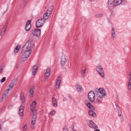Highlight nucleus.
Segmentation results:
<instances>
[{"label":"nucleus","instance_id":"obj_1","mask_svg":"<svg viewBox=\"0 0 131 131\" xmlns=\"http://www.w3.org/2000/svg\"><path fill=\"white\" fill-rule=\"evenodd\" d=\"M32 39L29 40L25 44L22 48L21 53L23 54L21 58L22 62L26 60L31 53L32 50H31V43L32 42Z\"/></svg>","mask_w":131,"mask_h":131},{"label":"nucleus","instance_id":"obj_2","mask_svg":"<svg viewBox=\"0 0 131 131\" xmlns=\"http://www.w3.org/2000/svg\"><path fill=\"white\" fill-rule=\"evenodd\" d=\"M124 1V0H108V8L110 9H112L115 6L120 4Z\"/></svg>","mask_w":131,"mask_h":131},{"label":"nucleus","instance_id":"obj_3","mask_svg":"<svg viewBox=\"0 0 131 131\" xmlns=\"http://www.w3.org/2000/svg\"><path fill=\"white\" fill-rule=\"evenodd\" d=\"M53 9V6H51L48 8L47 11L43 15V19L46 20L48 19Z\"/></svg>","mask_w":131,"mask_h":131},{"label":"nucleus","instance_id":"obj_4","mask_svg":"<svg viewBox=\"0 0 131 131\" xmlns=\"http://www.w3.org/2000/svg\"><path fill=\"white\" fill-rule=\"evenodd\" d=\"M30 32L34 36L38 37L40 35L41 30L39 29H35L31 30Z\"/></svg>","mask_w":131,"mask_h":131},{"label":"nucleus","instance_id":"obj_5","mask_svg":"<svg viewBox=\"0 0 131 131\" xmlns=\"http://www.w3.org/2000/svg\"><path fill=\"white\" fill-rule=\"evenodd\" d=\"M88 97L89 100L91 102H93L94 101L95 94L93 92L90 91L89 93Z\"/></svg>","mask_w":131,"mask_h":131},{"label":"nucleus","instance_id":"obj_6","mask_svg":"<svg viewBox=\"0 0 131 131\" xmlns=\"http://www.w3.org/2000/svg\"><path fill=\"white\" fill-rule=\"evenodd\" d=\"M43 19L41 18L37 20L36 23V26L37 28H39L42 27L45 23Z\"/></svg>","mask_w":131,"mask_h":131},{"label":"nucleus","instance_id":"obj_7","mask_svg":"<svg viewBox=\"0 0 131 131\" xmlns=\"http://www.w3.org/2000/svg\"><path fill=\"white\" fill-rule=\"evenodd\" d=\"M10 90V89H7L5 90L4 93L3 94L2 98L1 99V102H3L4 100H5L7 97L9 91Z\"/></svg>","mask_w":131,"mask_h":131},{"label":"nucleus","instance_id":"obj_8","mask_svg":"<svg viewBox=\"0 0 131 131\" xmlns=\"http://www.w3.org/2000/svg\"><path fill=\"white\" fill-rule=\"evenodd\" d=\"M96 70L97 72L102 77H104V71L102 68L101 67V66L97 67L96 68Z\"/></svg>","mask_w":131,"mask_h":131},{"label":"nucleus","instance_id":"obj_9","mask_svg":"<svg viewBox=\"0 0 131 131\" xmlns=\"http://www.w3.org/2000/svg\"><path fill=\"white\" fill-rule=\"evenodd\" d=\"M31 20H29L27 22L26 25L25 27V30L26 31L29 30L31 28Z\"/></svg>","mask_w":131,"mask_h":131},{"label":"nucleus","instance_id":"obj_10","mask_svg":"<svg viewBox=\"0 0 131 131\" xmlns=\"http://www.w3.org/2000/svg\"><path fill=\"white\" fill-rule=\"evenodd\" d=\"M89 122L90 124H89V126L90 127L94 129H96L98 128L97 126L92 121L89 120Z\"/></svg>","mask_w":131,"mask_h":131},{"label":"nucleus","instance_id":"obj_11","mask_svg":"<svg viewBox=\"0 0 131 131\" xmlns=\"http://www.w3.org/2000/svg\"><path fill=\"white\" fill-rule=\"evenodd\" d=\"M32 112L31 114L32 115L31 119L33 120H36V117L37 115V113L36 111L35 110H31Z\"/></svg>","mask_w":131,"mask_h":131},{"label":"nucleus","instance_id":"obj_12","mask_svg":"<svg viewBox=\"0 0 131 131\" xmlns=\"http://www.w3.org/2000/svg\"><path fill=\"white\" fill-rule=\"evenodd\" d=\"M24 108V106L23 105H21L19 107V114L21 116H22L23 115Z\"/></svg>","mask_w":131,"mask_h":131},{"label":"nucleus","instance_id":"obj_13","mask_svg":"<svg viewBox=\"0 0 131 131\" xmlns=\"http://www.w3.org/2000/svg\"><path fill=\"white\" fill-rule=\"evenodd\" d=\"M50 69L49 68L47 69L44 74L45 78L48 79L49 78L50 75Z\"/></svg>","mask_w":131,"mask_h":131},{"label":"nucleus","instance_id":"obj_14","mask_svg":"<svg viewBox=\"0 0 131 131\" xmlns=\"http://www.w3.org/2000/svg\"><path fill=\"white\" fill-rule=\"evenodd\" d=\"M129 81L128 84V88L129 90L131 89V70L129 73Z\"/></svg>","mask_w":131,"mask_h":131},{"label":"nucleus","instance_id":"obj_15","mask_svg":"<svg viewBox=\"0 0 131 131\" xmlns=\"http://www.w3.org/2000/svg\"><path fill=\"white\" fill-rule=\"evenodd\" d=\"M100 94L101 95V96H102V97L106 96V93L104 89L102 88H100Z\"/></svg>","mask_w":131,"mask_h":131},{"label":"nucleus","instance_id":"obj_16","mask_svg":"<svg viewBox=\"0 0 131 131\" xmlns=\"http://www.w3.org/2000/svg\"><path fill=\"white\" fill-rule=\"evenodd\" d=\"M38 67L37 66H34L32 68V74L33 75H35L37 72V71Z\"/></svg>","mask_w":131,"mask_h":131},{"label":"nucleus","instance_id":"obj_17","mask_svg":"<svg viewBox=\"0 0 131 131\" xmlns=\"http://www.w3.org/2000/svg\"><path fill=\"white\" fill-rule=\"evenodd\" d=\"M36 104V102L35 101H33L32 104H30V108L31 110H34Z\"/></svg>","mask_w":131,"mask_h":131},{"label":"nucleus","instance_id":"obj_18","mask_svg":"<svg viewBox=\"0 0 131 131\" xmlns=\"http://www.w3.org/2000/svg\"><path fill=\"white\" fill-rule=\"evenodd\" d=\"M88 114L89 115L92 117H94L96 116L95 113L92 111H89L88 112Z\"/></svg>","mask_w":131,"mask_h":131},{"label":"nucleus","instance_id":"obj_19","mask_svg":"<svg viewBox=\"0 0 131 131\" xmlns=\"http://www.w3.org/2000/svg\"><path fill=\"white\" fill-rule=\"evenodd\" d=\"M34 86H32L30 88L29 90V95L31 97H32V95H34Z\"/></svg>","mask_w":131,"mask_h":131},{"label":"nucleus","instance_id":"obj_20","mask_svg":"<svg viewBox=\"0 0 131 131\" xmlns=\"http://www.w3.org/2000/svg\"><path fill=\"white\" fill-rule=\"evenodd\" d=\"M98 96L97 102L99 104H100L102 103V101L103 99V97H102V96H100V95H99V96Z\"/></svg>","mask_w":131,"mask_h":131},{"label":"nucleus","instance_id":"obj_21","mask_svg":"<svg viewBox=\"0 0 131 131\" xmlns=\"http://www.w3.org/2000/svg\"><path fill=\"white\" fill-rule=\"evenodd\" d=\"M52 102L53 103V106L54 107H56L57 106V103L56 101V100L55 98L52 97Z\"/></svg>","mask_w":131,"mask_h":131},{"label":"nucleus","instance_id":"obj_22","mask_svg":"<svg viewBox=\"0 0 131 131\" xmlns=\"http://www.w3.org/2000/svg\"><path fill=\"white\" fill-rule=\"evenodd\" d=\"M36 120H33L31 119V127L32 129H33L34 128V125L36 123Z\"/></svg>","mask_w":131,"mask_h":131},{"label":"nucleus","instance_id":"obj_23","mask_svg":"<svg viewBox=\"0 0 131 131\" xmlns=\"http://www.w3.org/2000/svg\"><path fill=\"white\" fill-rule=\"evenodd\" d=\"M112 35L113 38H115L116 37V34L114 28H112Z\"/></svg>","mask_w":131,"mask_h":131},{"label":"nucleus","instance_id":"obj_24","mask_svg":"<svg viewBox=\"0 0 131 131\" xmlns=\"http://www.w3.org/2000/svg\"><path fill=\"white\" fill-rule=\"evenodd\" d=\"M59 78V77L57 79L56 83V86H58V88L60 86V84L61 82V81Z\"/></svg>","mask_w":131,"mask_h":131},{"label":"nucleus","instance_id":"obj_25","mask_svg":"<svg viewBox=\"0 0 131 131\" xmlns=\"http://www.w3.org/2000/svg\"><path fill=\"white\" fill-rule=\"evenodd\" d=\"M20 47V45H18L14 49V52L15 53H17Z\"/></svg>","mask_w":131,"mask_h":131},{"label":"nucleus","instance_id":"obj_26","mask_svg":"<svg viewBox=\"0 0 131 131\" xmlns=\"http://www.w3.org/2000/svg\"><path fill=\"white\" fill-rule=\"evenodd\" d=\"M86 105L91 110H93V111L94 110V107L93 106L91 105L90 103L89 104H88V105Z\"/></svg>","mask_w":131,"mask_h":131},{"label":"nucleus","instance_id":"obj_27","mask_svg":"<svg viewBox=\"0 0 131 131\" xmlns=\"http://www.w3.org/2000/svg\"><path fill=\"white\" fill-rule=\"evenodd\" d=\"M24 92H22L21 93V95L20 96V100L22 101V102L25 101H23V100H25V97L24 96Z\"/></svg>","mask_w":131,"mask_h":131},{"label":"nucleus","instance_id":"obj_28","mask_svg":"<svg viewBox=\"0 0 131 131\" xmlns=\"http://www.w3.org/2000/svg\"><path fill=\"white\" fill-rule=\"evenodd\" d=\"M61 60L67 62L68 59V57L66 56H62L61 57Z\"/></svg>","mask_w":131,"mask_h":131},{"label":"nucleus","instance_id":"obj_29","mask_svg":"<svg viewBox=\"0 0 131 131\" xmlns=\"http://www.w3.org/2000/svg\"><path fill=\"white\" fill-rule=\"evenodd\" d=\"M100 89H95V92H94V94H96L97 95H99L100 94Z\"/></svg>","mask_w":131,"mask_h":131},{"label":"nucleus","instance_id":"obj_30","mask_svg":"<svg viewBox=\"0 0 131 131\" xmlns=\"http://www.w3.org/2000/svg\"><path fill=\"white\" fill-rule=\"evenodd\" d=\"M15 85L14 84L12 83V82L10 83L9 85L7 87V88H8V89H10V90L13 89V87Z\"/></svg>","mask_w":131,"mask_h":131},{"label":"nucleus","instance_id":"obj_31","mask_svg":"<svg viewBox=\"0 0 131 131\" xmlns=\"http://www.w3.org/2000/svg\"><path fill=\"white\" fill-rule=\"evenodd\" d=\"M82 88L81 86L78 85L77 88V90L79 92H81L82 90Z\"/></svg>","mask_w":131,"mask_h":131},{"label":"nucleus","instance_id":"obj_32","mask_svg":"<svg viewBox=\"0 0 131 131\" xmlns=\"http://www.w3.org/2000/svg\"><path fill=\"white\" fill-rule=\"evenodd\" d=\"M115 105L116 106V112H117L118 113H119V112L121 111L120 108L119 107L117 106L116 104Z\"/></svg>","mask_w":131,"mask_h":131},{"label":"nucleus","instance_id":"obj_33","mask_svg":"<svg viewBox=\"0 0 131 131\" xmlns=\"http://www.w3.org/2000/svg\"><path fill=\"white\" fill-rule=\"evenodd\" d=\"M8 22L7 21L5 25H4V27H3V28L4 29V30L5 29V30H6V28H7L8 27Z\"/></svg>","mask_w":131,"mask_h":131},{"label":"nucleus","instance_id":"obj_34","mask_svg":"<svg viewBox=\"0 0 131 131\" xmlns=\"http://www.w3.org/2000/svg\"><path fill=\"white\" fill-rule=\"evenodd\" d=\"M17 81V79H15L13 80L12 83L15 85L16 84Z\"/></svg>","mask_w":131,"mask_h":131},{"label":"nucleus","instance_id":"obj_35","mask_svg":"<svg viewBox=\"0 0 131 131\" xmlns=\"http://www.w3.org/2000/svg\"><path fill=\"white\" fill-rule=\"evenodd\" d=\"M103 15L101 14H97L95 15V16L96 17L99 18L102 16Z\"/></svg>","mask_w":131,"mask_h":131},{"label":"nucleus","instance_id":"obj_36","mask_svg":"<svg viewBox=\"0 0 131 131\" xmlns=\"http://www.w3.org/2000/svg\"><path fill=\"white\" fill-rule=\"evenodd\" d=\"M27 126L26 125H24V126L23 127L22 129L23 131H25L27 129Z\"/></svg>","mask_w":131,"mask_h":131},{"label":"nucleus","instance_id":"obj_37","mask_svg":"<svg viewBox=\"0 0 131 131\" xmlns=\"http://www.w3.org/2000/svg\"><path fill=\"white\" fill-rule=\"evenodd\" d=\"M66 61H64L62 60H61V65L62 66H64L65 64Z\"/></svg>","mask_w":131,"mask_h":131},{"label":"nucleus","instance_id":"obj_38","mask_svg":"<svg viewBox=\"0 0 131 131\" xmlns=\"http://www.w3.org/2000/svg\"><path fill=\"white\" fill-rule=\"evenodd\" d=\"M6 79V78L5 77H4L0 81V82L1 83L3 82Z\"/></svg>","mask_w":131,"mask_h":131},{"label":"nucleus","instance_id":"obj_39","mask_svg":"<svg viewBox=\"0 0 131 131\" xmlns=\"http://www.w3.org/2000/svg\"><path fill=\"white\" fill-rule=\"evenodd\" d=\"M84 103L86 105H88V104H89L90 103H89V102L87 100H85L84 101Z\"/></svg>","mask_w":131,"mask_h":131},{"label":"nucleus","instance_id":"obj_40","mask_svg":"<svg viewBox=\"0 0 131 131\" xmlns=\"http://www.w3.org/2000/svg\"><path fill=\"white\" fill-rule=\"evenodd\" d=\"M55 111H53L51 112L50 113V115H53L54 114V113H55Z\"/></svg>","mask_w":131,"mask_h":131},{"label":"nucleus","instance_id":"obj_41","mask_svg":"<svg viewBox=\"0 0 131 131\" xmlns=\"http://www.w3.org/2000/svg\"><path fill=\"white\" fill-rule=\"evenodd\" d=\"M5 29L4 30V31L3 32H1L0 33V35L1 36H2L4 34V32H5Z\"/></svg>","mask_w":131,"mask_h":131},{"label":"nucleus","instance_id":"obj_42","mask_svg":"<svg viewBox=\"0 0 131 131\" xmlns=\"http://www.w3.org/2000/svg\"><path fill=\"white\" fill-rule=\"evenodd\" d=\"M86 70L84 69L83 70L82 72V74H84Z\"/></svg>","mask_w":131,"mask_h":131},{"label":"nucleus","instance_id":"obj_43","mask_svg":"<svg viewBox=\"0 0 131 131\" xmlns=\"http://www.w3.org/2000/svg\"><path fill=\"white\" fill-rule=\"evenodd\" d=\"M63 131H69V130L67 129L64 128H63Z\"/></svg>","mask_w":131,"mask_h":131},{"label":"nucleus","instance_id":"obj_44","mask_svg":"<svg viewBox=\"0 0 131 131\" xmlns=\"http://www.w3.org/2000/svg\"><path fill=\"white\" fill-rule=\"evenodd\" d=\"M118 113V116L119 117L121 116V111L119 113Z\"/></svg>","mask_w":131,"mask_h":131},{"label":"nucleus","instance_id":"obj_45","mask_svg":"<svg viewBox=\"0 0 131 131\" xmlns=\"http://www.w3.org/2000/svg\"><path fill=\"white\" fill-rule=\"evenodd\" d=\"M5 109V106L3 107L1 110V111H4Z\"/></svg>","mask_w":131,"mask_h":131},{"label":"nucleus","instance_id":"obj_46","mask_svg":"<svg viewBox=\"0 0 131 131\" xmlns=\"http://www.w3.org/2000/svg\"><path fill=\"white\" fill-rule=\"evenodd\" d=\"M28 0H24L23 2L25 4H26Z\"/></svg>","mask_w":131,"mask_h":131},{"label":"nucleus","instance_id":"obj_47","mask_svg":"<svg viewBox=\"0 0 131 131\" xmlns=\"http://www.w3.org/2000/svg\"><path fill=\"white\" fill-rule=\"evenodd\" d=\"M12 107V106L11 105H10V106H8V108L9 109H10L11 108V107Z\"/></svg>","mask_w":131,"mask_h":131},{"label":"nucleus","instance_id":"obj_48","mask_svg":"<svg viewBox=\"0 0 131 131\" xmlns=\"http://www.w3.org/2000/svg\"><path fill=\"white\" fill-rule=\"evenodd\" d=\"M14 96L15 97V98H16V97H17V94H15V95H14Z\"/></svg>","mask_w":131,"mask_h":131},{"label":"nucleus","instance_id":"obj_49","mask_svg":"<svg viewBox=\"0 0 131 131\" xmlns=\"http://www.w3.org/2000/svg\"><path fill=\"white\" fill-rule=\"evenodd\" d=\"M71 128L73 129H74V125H72L71 126Z\"/></svg>","mask_w":131,"mask_h":131},{"label":"nucleus","instance_id":"obj_50","mask_svg":"<svg viewBox=\"0 0 131 131\" xmlns=\"http://www.w3.org/2000/svg\"><path fill=\"white\" fill-rule=\"evenodd\" d=\"M2 68H1V69H0V73H1L2 72Z\"/></svg>","mask_w":131,"mask_h":131},{"label":"nucleus","instance_id":"obj_51","mask_svg":"<svg viewBox=\"0 0 131 131\" xmlns=\"http://www.w3.org/2000/svg\"><path fill=\"white\" fill-rule=\"evenodd\" d=\"M4 28H3L1 32H3L4 31Z\"/></svg>","mask_w":131,"mask_h":131},{"label":"nucleus","instance_id":"obj_52","mask_svg":"<svg viewBox=\"0 0 131 131\" xmlns=\"http://www.w3.org/2000/svg\"><path fill=\"white\" fill-rule=\"evenodd\" d=\"M94 131H100V130L99 129H97L95 130H94Z\"/></svg>","mask_w":131,"mask_h":131},{"label":"nucleus","instance_id":"obj_53","mask_svg":"<svg viewBox=\"0 0 131 131\" xmlns=\"http://www.w3.org/2000/svg\"><path fill=\"white\" fill-rule=\"evenodd\" d=\"M95 0H89V1L90 2L94 1Z\"/></svg>","mask_w":131,"mask_h":131},{"label":"nucleus","instance_id":"obj_54","mask_svg":"<svg viewBox=\"0 0 131 131\" xmlns=\"http://www.w3.org/2000/svg\"><path fill=\"white\" fill-rule=\"evenodd\" d=\"M66 99H63V101H66Z\"/></svg>","mask_w":131,"mask_h":131},{"label":"nucleus","instance_id":"obj_55","mask_svg":"<svg viewBox=\"0 0 131 131\" xmlns=\"http://www.w3.org/2000/svg\"><path fill=\"white\" fill-rule=\"evenodd\" d=\"M73 130V131H76V130L75 129H74Z\"/></svg>","mask_w":131,"mask_h":131},{"label":"nucleus","instance_id":"obj_56","mask_svg":"<svg viewBox=\"0 0 131 131\" xmlns=\"http://www.w3.org/2000/svg\"><path fill=\"white\" fill-rule=\"evenodd\" d=\"M69 97L70 98V99H71V98H72V97H71V96H69Z\"/></svg>","mask_w":131,"mask_h":131},{"label":"nucleus","instance_id":"obj_57","mask_svg":"<svg viewBox=\"0 0 131 131\" xmlns=\"http://www.w3.org/2000/svg\"><path fill=\"white\" fill-rule=\"evenodd\" d=\"M82 76H83V77H84V74H82Z\"/></svg>","mask_w":131,"mask_h":131},{"label":"nucleus","instance_id":"obj_58","mask_svg":"<svg viewBox=\"0 0 131 131\" xmlns=\"http://www.w3.org/2000/svg\"><path fill=\"white\" fill-rule=\"evenodd\" d=\"M130 131H131V129L130 127Z\"/></svg>","mask_w":131,"mask_h":131},{"label":"nucleus","instance_id":"obj_59","mask_svg":"<svg viewBox=\"0 0 131 131\" xmlns=\"http://www.w3.org/2000/svg\"><path fill=\"white\" fill-rule=\"evenodd\" d=\"M33 45H34V46H35V45L34 44H33Z\"/></svg>","mask_w":131,"mask_h":131},{"label":"nucleus","instance_id":"obj_60","mask_svg":"<svg viewBox=\"0 0 131 131\" xmlns=\"http://www.w3.org/2000/svg\"><path fill=\"white\" fill-rule=\"evenodd\" d=\"M1 130H0V131H2Z\"/></svg>","mask_w":131,"mask_h":131}]
</instances>
